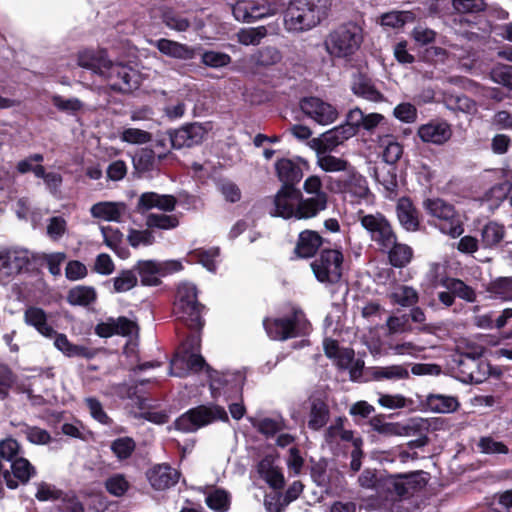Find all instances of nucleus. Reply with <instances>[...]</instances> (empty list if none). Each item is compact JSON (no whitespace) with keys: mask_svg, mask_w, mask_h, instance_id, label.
<instances>
[{"mask_svg":"<svg viewBox=\"0 0 512 512\" xmlns=\"http://www.w3.org/2000/svg\"><path fill=\"white\" fill-rule=\"evenodd\" d=\"M386 252L388 253L389 262L396 268L406 267L413 258L412 248L407 244L397 243V240Z\"/></svg>","mask_w":512,"mask_h":512,"instance_id":"4c0bfd02","label":"nucleus"},{"mask_svg":"<svg viewBox=\"0 0 512 512\" xmlns=\"http://www.w3.org/2000/svg\"><path fill=\"white\" fill-rule=\"evenodd\" d=\"M54 346L67 357L86 356L87 349L83 346L75 345L69 341L67 336L55 331Z\"/></svg>","mask_w":512,"mask_h":512,"instance_id":"49530a36","label":"nucleus"},{"mask_svg":"<svg viewBox=\"0 0 512 512\" xmlns=\"http://www.w3.org/2000/svg\"><path fill=\"white\" fill-rule=\"evenodd\" d=\"M14 480L27 483L36 473L34 466L24 457H18L11 463Z\"/></svg>","mask_w":512,"mask_h":512,"instance_id":"09e8293b","label":"nucleus"},{"mask_svg":"<svg viewBox=\"0 0 512 512\" xmlns=\"http://www.w3.org/2000/svg\"><path fill=\"white\" fill-rule=\"evenodd\" d=\"M361 226L367 231L380 251H387L392 244H395L397 236L387 218L381 213L360 214Z\"/></svg>","mask_w":512,"mask_h":512,"instance_id":"f8f14e48","label":"nucleus"},{"mask_svg":"<svg viewBox=\"0 0 512 512\" xmlns=\"http://www.w3.org/2000/svg\"><path fill=\"white\" fill-rule=\"evenodd\" d=\"M351 91L357 97L367 101L382 102L384 100V95L376 88L372 79L361 72L352 75Z\"/></svg>","mask_w":512,"mask_h":512,"instance_id":"412c9836","label":"nucleus"},{"mask_svg":"<svg viewBox=\"0 0 512 512\" xmlns=\"http://www.w3.org/2000/svg\"><path fill=\"white\" fill-rule=\"evenodd\" d=\"M30 253L23 248L0 252V283L9 282L30 263Z\"/></svg>","mask_w":512,"mask_h":512,"instance_id":"2eb2a0df","label":"nucleus"},{"mask_svg":"<svg viewBox=\"0 0 512 512\" xmlns=\"http://www.w3.org/2000/svg\"><path fill=\"white\" fill-rule=\"evenodd\" d=\"M119 138L122 142L131 145H142L150 142L152 140V135L148 131L128 127L121 131Z\"/></svg>","mask_w":512,"mask_h":512,"instance_id":"4d7b16f0","label":"nucleus"},{"mask_svg":"<svg viewBox=\"0 0 512 512\" xmlns=\"http://www.w3.org/2000/svg\"><path fill=\"white\" fill-rule=\"evenodd\" d=\"M95 299V289L88 286L74 287L67 295V300L71 305L87 306L93 303Z\"/></svg>","mask_w":512,"mask_h":512,"instance_id":"de8ad7c7","label":"nucleus"},{"mask_svg":"<svg viewBox=\"0 0 512 512\" xmlns=\"http://www.w3.org/2000/svg\"><path fill=\"white\" fill-rule=\"evenodd\" d=\"M414 14L410 11H391L381 17V24L392 28L402 27L407 22L414 21Z\"/></svg>","mask_w":512,"mask_h":512,"instance_id":"052dcab7","label":"nucleus"},{"mask_svg":"<svg viewBox=\"0 0 512 512\" xmlns=\"http://www.w3.org/2000/svg\"><path fill=\"white\" fill-rule=\"evenodd\" d=\"M462 373L464 374L463 381L471 383L484 382L491 373L490 365L483 360L468 358L461 363Z\"/></svg>","mask_w":512,"mask_h":512,"instance_id":"a878e982","label":"nucleus"},{"mask_svg":"<svg viewBox=\"0 0 512 512\" xmlns=\"http://www.w3.org/2000/svg\"><path fill=\"white\" fill-rule=\"evenodd\" d=\"M387 349L393 355L417 357L422 351L425 350V346L416 344L411 341L402 343L390 342L387 346Z\"/></svg>","mask_w":512,"mask_h":512,"instance_id":"680f3d73","label":"nucleus"},{"mask_svg":"<svg viewBox=\"0 0 512 512\" xmlns=\"http://www.w3.org/2000/svg\"><path fill=\"white\" fill-rule=\"evenodd\" d=\"M24 322L46 338H52L55 334L53 327L48 324L46 312L39 307H27L24 311Z\"/></svg>","mask_w":512,"mask_h":512,"instance_id":"bb28decb","label":"nucleus"},{"mask_svg":"<svg viewBox=\"0 0 512 512\" xmlns=\"http://www.w3.org/2000/svg\"><path fill=\"white\" fill-rule=\"evenodd\" d=\"M325 437L328 443L336 442L339 439L341 441L351 442L353 446H355V440L361 439L360 437H355L353 431L344 429L342 418L336 419L326 430Z\"/></svg>","mask_w":512,"mask_h":512,"instance_id":"a18cd8bd","label":"nucleus"},{"mask_svg":"<svg viewBox=\"0 0 512 512\" xmlns=\"http://www.w3.org/2000/svg\"><path fill=\"white\" fill-rule=\"evenodd\" d=\"M418 474H400L396 476H389L383 479V488L390 493H394L401 497L415 489L418 481L416 480Z\"/></svg>","mask_w":512,"mask_h":512,"instance_id":"c85d7f7f","label":"nucleus"},{"mask_svg":"<svg viewBox=\"0 0 512 512\" xmlns=\"http://www.w3.org/2000/svg\"><path fill=\"white\" fill-rule=\"evenodd\" d=\"M321 245V236L315 231L306 230L300 233L295 252L299 257H312Z\"/></svg>","mask_w":512,"mask_h":512,"instance_id":"473e14b6","label":"nucleus"},{"mask_svg":"<svg viewBox=\"0 0 512 512\" xmlns=\"http://www.w3.org/2000/svg\"><path fill=\"white\" fill-rule=\"evenodd\" d=\"M444 103L446 107L452 111H459L466 114H474L477 112L476 103L464 95L445 94Z\"/></svg>","mask_w":512,"mask_h":512,"instance_id":"ea45409f","label":"nucleus"},{"mask_svg":"<svg viewBox=\"0 0 512 512\" xmlns=\"http://www.w3.org/2000/svg\"><path fill=\"white\" fill-rule=\"evenodd\" d=\"M425 210L434 217L435 225L439 230L452 238L463 234V222L454 207L440 198H432L424 201Z\"/></svg>","mask_w":512,"mask_h":512,"instance_id":"423d86ee","label":"nucleus"},{"mask_svg":"<svg viewBox=\"0 0 512 512\" xmlns=\"http://www.w3.org/2000/svg\"><path fill=\"white\" fill-rule=\"evenodd\" d=\"M397 216L400 224L408 231H415L419 226L418 215L409 198H400L397 203Z\"/></svg>","mask_w":512,"mask_h":512,"instance_id":"72a5a7b5","label":"nucleus"},{"mask_svg":"<svg viewBox=\"0 0 512 512\" xmlns=\"http://www.w3.org/2000/svg\"><path fill=\"white\" fill-rule=\"evenodd\" d=\"M135 446V442L132 438L121 437L112 442L111 450L118 459L124 460L131 456L135 450Z\"/></svg>","mask_w":512,"mask_h":512,"instance_id":"0e129e2a","label":"nucleus"},{"mask_svg":"<svg viewBox=\"0 0 512 512\" xmlns=\"http://www.w3.org/2000/svg\"><path fill=\"white\" fill-rule=\"evenodd\" d=\"M372 429L383 436H407L410 428L400 423L386 422L380 418H373L370 421Z\"/></svg>","mask_w":512,"mask_h":512,"instance_id":"a19ab883","label":"nucleus"},{"mask_svg":"<svg viewBox=\"0 0 512 512\" xmlns=\"http://www.w3.org/2000/svg\"><path fill=\"white\" fill-rule=\"evenodd\" d=\"M216 420H228L225 409L220 406L201 405L177 418L175 427L182 432H194Z\"/></svg>","mask_w":512,"mask_h":512,"instance_id":"9d476101","label":"nucleus"},{"mask_svg":"<svg viewBox=\"0 0 512 512\" xmlns=\"http://www.w3.org/2000/svg\"><path fill=\"white\" fill-rule=\"evenodd\" d=\"M177 200L172 195H162L155 192H145L138 199L137 208L146 211L157 208L161 211L170 212L175 209Z\"/></svg>","mask_w":512,"mask_h":512,"instance_id":"b1692460","label":"nucleus"},{"mask_svg":"<svg viewBox=\"0 0 512 512\" xmlns=\"http://www.w3.org/2000/svg\"><path fill=\"white\" fill-rule=\"evenodd\" d=\"M219 254L220 251L217 247L196 249L191 253V258L198 260L207 270L214 272L217 267Z\"/></svg>","mask_w":512,"mask_h":512,"instance_id":"5fc2aeb1","label":"nucleus"},{"mask_svg":"<svg viewBox=\"0 0 512 512\" xmlns=\"http://www.w3.org/2000/svg\"><path fill=\"white\" fill-rule=\"evenodd\" d=\"M147 478L155 490H165L178 482L179 472L167 464H159L147 472Z\"/></svg>","mask_w":512,"mask_h":512,"instance_id":"4be33fe9","label":"nucleus"},{"mask_svg":"<svg viewBox=\"0 0 512 512\" xmlns=\"http://www.w3.org/2000/svg\"><path fill=\"white\" fill-rule=\"evenodd\" d=\"M417 135L422 142L443 145L452 136L451 125L443 120H432L419 126Z\"/></svg>","mask_w":512,"mask_h":512,"instance_id":"6ab92c4d","label":"nucleus"},{"mask_svg":"<svg viewBox=\"0 0 512 512\" xmlns=\"http://www.w3.org/2000/svg\"><path fill=\"white\" fill-rule=\"evenodd\" d=\"M393 302L400 306H413L418 302V292L411 286L401 285L395 288L390 295Z\"/></svg>","mask_w":512,"mask_h":512,"instance_id":"3c124183","label":"nucleus"},{"mask_svg":"<svg viewBox=\"0 0 512 512\" xmlns=\"http://www.w3.org/2000/svg\"><path fill=\"white\" fill-rule=\"evenodd\" d=\"M377 142L383 149L382 157L387 164H394L401 158L403 148L392 135L379 136Z\"/></svg>","mask_w":512,"mask_h":512,"instance_id":"e433bc0d","label":"nucleus"},{"mask_svg":"<svg viewBox=\"0 0 512 512\" xmlns=\"http://www.w3.org/2000/svg\"><path fill=\"white\" fill-rule=\"evenodd\" d=\"M182 269V264L178 261H168L160 263L153 260L140 261L138 270L141 282L144 285L156 286L159 283V276L167 273L176 272Z\"/></svg>","mask_w":512,"mask_h":512,"instance_id":"a211bd4d","label":"nucleus"},{"mask_svg":"<svg viewBox=\"0 0 512 512\" xmlns=\"http://www.w3.org/2000/svg\"><path fill=\"white\" fill-rule=\"evenodd\" d=\"M237 21L255 22L276 14L277 8L268 0H238L231 7Z\"/></svg>","mask_w":512,"mask_h":512,"instance_id":"ddd939ff","label":"nucleus"},{"mask_svg":"<svg viewBox=\"0 0 512 512\" xmlns=\"http://www.w3.org/2000/svg\"><path fill=\"white\" fill-rule=\"evenodd\" d=\"M452 277L446 275V267L441 263H430L428 271L426 273V281L433 288L443 287L446 288V280H450Z\"/></svg>","mask_w":512,"mask_h":512,"instance_id":"6e6d98bb","label":"nucleus"},{"mask_svg":"<svg viewBox=\"0 0 512 512\" xmlns=\"http://www.w3.org/2000/svg\"><path fill=\"white\" fill-rule=\"evenodd\" d=\"M291 314L292 317L290 318L264 320V327L271 339L286 340L306 332L308 322L302 310L293 306L291 308Z\"/></svg>","mask_w":512,"mask_h":512,"instance_id":"6e6552de","label":"nucleus"},{"mask_svg":"<svg viewBox=\"0 0 512 512\" xmlns=\"http://www.w3.org/2000/svg\"><path fill=\"white\" fill-rule=\"evenodd\" d=\"M269 31L266 26H257L240 29L237 34V41L245 46L259 45L261 41L268 35Z\"/></svg>","mask_w":512,"mask_h":512,"instance_id":"37998d69","label":"nucleus"},{"mask_svg":"<svg viewBox=\"0 0 512 512\" xmlns=\"http://www.w3.org/2000/svg\"><path fill=\"white\" fill-rule=\"evenodd\" d=\"M155 46L162 54L179 60H190L195 55L193 48L165 38L157 40Z\"/></svg>","mask_w":512,"mask_h":512,"instance_id":"7c9ffc66","label":"nucleus"},{"mask_svg":"<svg viewBox=\"0 0 512 512\" xmlns=\"http://www.w3.org/2000/svg\"><path fill=\"white\" fill-rule=\"evenodd\" d=\"M258 472L271 488L281 489L284 486V476L271 458L266 457L260 461Z\"/></svg>","mask_w":512,"mask_h":512,"instance_id":"f704fd0d","label":"nucleus"},{"mask_svg":"<svg viewBox=\"0 0 512 512\" xmlns=\"http://www.w3.org/2000/svg\"><path fill=\"white\" fill-rule=\"evenodd\" d=\"M317 165L326 173L344 172L347 174L354 168L347 160L325 153H318Z\"/></svg>","mask_w":512,"mask_h":512,"instance_id":"c9c22d12","label":"nucleus"},{"mask_svg":"<svg viewBox=\"0 0 512 512\" xmlns=\"http://www.w3.org/2000/svg\"><path fill=\"white\" fill-rule=\"evenodd\" d=\"M445 289L451 290L455 297L457 296L467 302H474L476 300L475 291L460 279L451 278L446 280Z\"/></svg>","mask_w":512,"mask_h":512,"instance_id":"bf43d9fd","label":"nucleus"},{"mask_svg":"<svg viewBox=\"0 0 512 512\" xmlns=\"http://www.w3.org/2000/svg\"><path fill=\"white\" fill-rule=\"evenodd\" d=\"M492 81L512 90V66L497 64L490 72Z\"/></svg>","mask_w":512,"mask_h":512,"instance_id":"69168bd1","label":"nucleus"},{"mask_svg":"<svg viewBox=\"0 0 512 512\" xmlns=\"http://www.w3.org/2000/svg\"><path fill=\"white\" fill-rule=\"evenodd\" d=\"M52 103L58 110L70 114H75L84 108V103L75 97L66 99L60 95H54Z\"/></svg>","mask_w":512,"mask_h":512,"instance_id":"338daca9","label":"nucleus"},{"mask_svg":"<svg viewBox=\"0 0 512 512\" xmlns=\"http://www.w3.org/2000/svg\"><path fill=\"white\" fill-rule=\"evenodd\" d=\"M316 279L325 285L340 281L343 272V254L338 249H325L311 262Z\"/></svg>","mask_w":512,"mask_h":512,"instance_id":"1a4fd4ad","label":"nucleus"},{"mask_svg":"<svg viewBox=\"0 0 512 512\" xmlns=\"http://www.w3.org/2000/svg\"><path fill=\"white\" fill-rule=\"evenodd\" d=\"M426 402L428 408L436 413H451L459 406L458 400L455 397L442 394L429 395Z\"/></svg>","mask_w":512,"mask_h":512,"instance_id":"58836bf2","label":"nucleus"},{"mask_svg":"<svg viewBox=\"0 0 512 512\" xmlns=\"http://www.w3.org/2000/svg\"><path fill=\"white\" fill-rule=\"evenodd\" d=\"M378 403L380 406L390 410L410 408L414 402L412 399L402 394H383L379 393Z\"/></svg>","mask_w":512,"mask_h":512,"instance_id":"864d4df0","label":"nucleus"},{"mask_svg":"<svg viewBox=\"0 0 512 512\" xmlns=\"http://www.w3.org/2000/svg\"><path fill=\"white\" fill-rule=\"evenodd\" d=\"M329 418L330 412L327 403L321 398H311L307 422L308 427L317 431L327 424Z\"/></svg>","mask_w":512,"mask_h":512,"instance_id":"c756f323","label":"nucleus"},{"mask_svg":"<svg viewBox=\"0 0 512 512\" xmlns=\"http://www.w3.org/2000/svg\"><path fill=\"white\" fill-rule=\"evenodd\" d=\"M77 64L103 77L113 90L127 93L137 89L141 84L142 78L136 69L121 63H113L104 50L79 52Z\"/></svg>","mask_w":512,"mask_h":512,"instance_id":"f257e3e1","label":"nucleus"},{"mask_svg":"<svg viewBox=\"0 0 512 512\" xmlns=\"http://www.w3.org/2000/svg\"><path fill=\"white\" fill-rule=\"evenodd\" d=\"M200 348L199 335L189 336L182 345V351L177 353L170 365V375L184 377L189 372H197L204 368L205 360L198 353Z\"/></svg>","mask_w":512,"mask_h":512,"instance_id":"0eeeda50","label":"nucleus"},{"mask_svg":"<svg viewBox=\"0 0 512 512\" xmlns=\"http://www.w3.org/2000/svg\"><path fill=\"white\" fill-rule=\"evenodd\" d=\"M89 211L95 220L120 223L127 214V205L123 202L100 201L93 204Z\"/></svg>","mask_w":512,"mask_h":512,"instance_id":"aec40b11","label":"nucleus"},{"mask_svg":"<svg viewBox=\"0 0 512 512\" xmlns=\"http://www.w3.org/2000/svg\"><path fill=\"white\" fill-rule=\"evenodd\" d=\"M281 58V52L277 48L267 46L256 50L245 61L251 68H260L275 65Z\"/></svg>","mask_w":512,"mask_h":512,"instance_id":"2f4dec72","label":"nucleus"},{"mask_svg":"<svg viewBox=\"0 0 512 512\" xmlns=\"http://www.w3.org/2000/svg\"><path fill=\"white\" fill-rule=\"evenodd\" d=\"M376 180L380 185L383 186L386 192L390 195L394 194L398 187V181L396 173L392 168H383L376 171Z\"/></svg>","mask_w":512,"mask_h":512,"instance_id":"774afa93","label":"nucleus"},{"mask_svg":"<svg viewBox=\"0 0 512 512\" xmlns=\"http://www.w3.org/2000/svg\"><path fill=\"white\" fill-rule=\"evenodd\" d=\"M355 136V131L352 128H346L344 124L334 127L322 134L320 139H313L314 145L320 144L323 151H332L344 141Z\"/></svg>","mask_w":512,"mask_h":512,"instance_id":"393cba45","label":"nucleus"},{"mask_svg":"<svg viewBox=\"0 0 512 512\" xmlns=\"http://www.w3.org/2000/svg\"><path fill=\"white\" fill-rule=\"evenodd\" d=\"M327 184L332 192L341 194L343 200L352 205L369 203L372 200L367 179L355 167L347 174L328 177Z\"/></svg>","mask_w":512,"mask_h":512,"instance_id":"7ed1b4c3","label":"nucleus"},{"mask_svg":"<svg viewBox=\"0 0 512 512\" xmlns=\"http://www.w3.org/2000/svg\"><path fill=\"white\" fill-rule=\"evenodd\" d=\"M303 189L310 197L303 198L302 211L304 216H317L327 208L328 195L323 190L322 180L317 175L309 176L303 184Z\"/></svg>","mask_w":512,"mask_h":512,"instance_id":"4468645a","label":"nucleus"},{"mask_svg":"<svg viewBox=\"0 0 512 512\" xmlns=\"http://www.w3.org/2000/svg\"><path fill=\"white\" fill-rule=\"evenodd\" d=\"M505 236V228L497 222L487 223L481 232V241L485 248L497 246Z\"/></svg>","mask_w":512,"mask_h":512,"instance_id":"79ce46f5","label":"nucleus"},{"mask_svg":"<svg viewBox=\"0 0 512 512\" xmlns=\"http://www.w3.org/2000/svg\"><path fill=\"white\" fill-rule=\"evenodd\" d=\"M362 40L361 28L350 22L333 30L325 41V47L332 57L348 59L360 48Z\"/></svg>","mask_w":512,"mask_h":512,"instance_id":"39448f33","label":"nucleus"},{"mask_svg":"<svg viewBox=\"0 0 512 512\" xmlns=\"http://www.w3.org/2000/svg\"><path fill=\"white\" fill-rule=\"evenodd\" d=\"M274 209L272 216L282 217L284 219H310L313 216H304L302 211L303 197L298 189L292 185H283L274 197Z\"/></svg>","mask_w":512,"mask_h":512,"instance_id":"9b49d317","label":"nucleus"},{"mask_svg":"<svg viewBox=\"0 0 512 512\" xmlns=\"http://www.w3.org/2000/svg\"><path fill=\"white\" fill-rule=\"evenodd\" d=\"M251 423L259 432L267 436H272L284 428V422L281 417H267L260 420L251 419Z\"/></svg>","mask_w":512,"mask_h":512,"instance_id":"e2e57ef3","label":"nucleus"},{"mask_svg":"<svg viewBox=\"0 0 512 512\" xmlns=\"http://www.w3.org/2000/svg\"><path fill=\"white\" fill-rule=\"evenodd\" d=\"M331 6V0H291L284 15L289 32L308 31L317 26Z\"/></svg>","mask_w":512,"mask_h":512,"instance_id":"f03ea898","label":"nucleus"},{"mask_svg":"<svg viewBox=\"0 0 512 512\" xmlns=\"http://www.w3.org/2000/svg\"><path fill=\"white\" fill-rule=\"evenodd\" d=\"M202 305L197 300V289L191 283H181L178 286L173 306L177 320L190 329L199 330L203 327Z\"/></svg>","mask_w":512,"mask_h":512,"instance_id":"20e7f679","label":"nucleus"},{"mask_svg":"<svg viewBox=\"0 0 512 512\" xmlns=\"http://www.w3.org/2000/svg\"><path fill=\"white\" fill-rule=\"evenodd\" d=\"M162 20L165 25L178 32L186 31L190 27V22L187 18L177 14L171 8L165 7L162 11Z\"/></svg>","mask_w":512,"mask_h":512,"instance_id":"13d9d810","label":"nucleus"},{"mask_svg":"<svg viewBox=\"0 0 512 512\" xmlns=\"http://www.w3.org/2000/svg\"><path fill=\"white\" fill-rule=\"evenodd\" d=\"M170 156V152H155L152 149L145 148L139 151L134 158V166L139 172H151L159 170L162 161Z\"/></svg>","mask_w":512,"mask_h":512,"instance_id":"cd10ccee","label":"nucleus"},{"mask_svg":"<svg viewBox=\"0 0 512 512\" xmlns=\"http://www.w3.org/2000/svg\"><path fill=\"white\" fill-rule=\"evenodd\" d=\"M206 504L217 512H226L230 506V495L223 489H213L206 496Z\"/></svg>","mask_w":512,"mask_h":512,"instance_id":"603ef678","label":"nucleus"},{"mask_svg":"<svg viewBox=\"0 0 512 512\" xmlns=\"http://www.w3.org/2000/svg\"><path fill=\"white\" fill-rule=\"evenodd\" d=\"M246 376L242 371H215L210 375V389L213 397L240 393Z\"/></svg>","mask_w":512,"mask_h":512,"instance_id":"dca6fc26","label":"nucleus"},{"mask_svg":"<svg viewBox=\"0 0 512 512\" xmlns=\"http://www.w3.org/2000/svg\"><path fill=\"white\" fill-rule=\"evenodd\" d=\"M301 164H306L302 159H280L275 164V169L279 180L283 185H294L298 183L303 177Z\"/></svg>","mask_w":512,"mask_h":512,"instance_id":"5701e85b","label":"nucleus"},{"mask_svg":"<svg viewBox=\"0 0 512 512\" xmlns=\"http://www.w3.org/2000/svg\"><path fill=\"white\" fill-rule=\"evenodd\" d=\"M146 225L149 228L170 230L176 228L179 225V219L176 215L150 213L146 217Z\"/></svg>","mask_w":512,"mask_h":512,"instance_id":"8fccbe9b","label":"nucleus"},{"mask_svg":"<svg viewBox=\"0 0 512 512\" xmlns=\"http://www.w3.org/2000/svg\"><path fill=\"white\" fill-rule=\"evenodd\" d=\"M373 377L376 380H405L409 378V371L404 365L376 367L373 371Z\"/></svg>","mask_w":512,"mask_h":512,"instance_id":"c03bdc74","label":"nucleus"},{"mask_svg":"<svg viewBox=\"0 0 512 512\" xmlns=\"http://www.w3.org/2000/svg\"><path fill=\"white\" fill-rule=\"evenodd\" d=\"M301 111L320 125H329L338 117L337 109L318 97H305L300 101Z\"/></svg>","mask_w":512,"mask_h":512,"instance_id":"f3484780","label":"nucleus"}]
</instances>
